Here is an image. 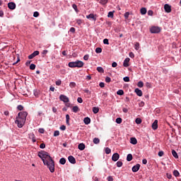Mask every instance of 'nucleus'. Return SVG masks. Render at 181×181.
<instances>
[{
  "label": "nucleus",
  "mask_w": 181,
  "mask_h": 181,
  "mask_svg": "<svg viewBox=\"0 0 181 181\" xmlns=\"http://www.w3.org/2000/svg\"><path fill=\"white\" fill-rule=\"evenodd\" d=\"M37 156L42 159L45 165H47V168L49 169L51 173H54L55 171V164L54 160L52 157L49 155L47 151H40Z\"/></svg>",
  "instance_id": "nucleus-1"
},
{
  "label": "nucleus",
  "mask_w": 181,
  "mask_h": 181,
  "mask_svg": "<svg viewBox=\"0 0 181 181\" xmlns=\"http://www.w3.org/2000/svg\"><path fill=\"white\" fill-rule=\"evenodd\" d=\"M28 115L27 112H21L18 113V116L16 117L15 123L18 124V127L21 128L24 126L26 118Z\"/></svg>",
  "instance_id": "nucleus-2"
},
{
  "label": "nucleus",
  "mask_w": 181,
  "mask_h": 181,
  "mask_svg": "<svg viewBox=\"0 0 181 181\" xmlns=\"http://www.w3.org/2000/svg\"><path fill=\"white\" fill-rule=\"evenodd\" d=\"M160 28H159L158 26H153L150 29V31L151 33H160Z\"/></svg>",
  "instance_id": "nucleus-3"
},
{
  "label": "nucleus",
  "mask_w": 181,
  "mask_h": 181,
  "mask_svg": "<svg viewBox=\"0 0 181 181\" xmlns=\"http://www.w3.org/2000/svg\"><path fill=\"white\" fill-rule=\"evenodd\" d=\"M59 99L61 100V101L64 102V103H68L70 101L69 98L64 95H61L59 96Z\"/></svg>",
  "instance_id": "nucleus-4"
},
{
  "label": "nucleus",
  "mask_w": 181,
  "mask_h": 181,
  "mask_svg": "<svg viewBox=\"0 0 181 181\" xmlns=\"http://www.w3.org/2000/svg\"><path fill=\"white\" fill-rule=\"evenodd\" d=\"M7 6H8V9L13 11L16 9V5L14 2H9L7 4Z\"/></svg>",
  "instance_id": "nucleus-5"
},
{
  "label": "nucleus",
  "mask_w": 181,
  "mask_h": 181,
  "mask_svg": "<svg viewBox=\"0 0 181 181\" xmlns=\"http://www.w3.org/2000/svg\"><path fill=\"white\" fill-rule=\"evenodd\" d=\"M40 54V52L39 51H35L33 53H32L31 54H30L28 56V59H33V58H35V57L38 56Z\"/></svg>",
  "instance_id": "nucleus-6"
},
{
  "label": "nucleus",
  "mask_w": 181,
  "mask_h": 181,
  "mask_svg": "<svg viewBox=\"0 0 181 181\" xmlns=\"http://www.w3.org/2000/svg\"><path fill=\"white\" fill-rule=\"evenodd\" d=\"M164 9H165V11L168 13H170L172 12V7L171 6H170L169 4H165L164 6Z\"/></svg>",
  "instance_id": "nucleus-7"
},
{
  "label": "nucleus",
  "mask_w": 181,
  "mask_h": 181,
  "mask_svg": "<svg viewBox=\"0 0 181 181\" xmlns=\"http://www.w3.org/2000/svg\"><path fill=\"white\" fill-rule=\"evenodd\" d=\"M76 67L81 68L84 66L83 61H75Z\"/></svg>",
  "instance_id": "nucleus-8"
},
{
  "label": "nucleus",
  "mask_w": 181,
  "mask_h": 181,
  "mask_svg": "<svg viewBox=\"0 0 181 181\" xmlns=\"http://www.w3.org/2000/svg\"><path fill=\"white\" fill-rule=\"evenodd\" d=\"M140 167H141V165L139 164V163H137L136 165H134V166L132 167V171H133L134 173L138 172V171L139 170V169H140Z\"/></svg>",
  "instance_id": "nucleus-9"
},
{
  "label": "nucleus",
  "mask_w": 181,
  "mask_h": 181,
  "mask_svg": "<svg viewBox=\"0 0 181 181\" xmlns=\"http://www.w3.org/2000/svg\"><path fill=\"white\" fill-rule=\"evenodd\" d=\"M151 127H153V129L156 130L158 127V120L155 119L154 122H153V125H151Z\"/></svg>",
  "instance_id": "nucleus-10"
},
{
  "label": "nucleus",
  "mask_w": 181,
  "mask_h": 181,
  "mask_svg": "<svg viewBox=\"0 0 181 181\" xmlns=\"http://www.w3.org/2000/svg\"><path fill=\"white\" fill-rule=\"evenodd\" d=\"M129 62H130L129 57L125 58V59L124 60V62H123V66L125 67L129 66Z\"/></svg>",
  "instance_id": "nucleus-11"
},
{
  "label": "nucleus",
  "mask_w": 181,
  "mask_h": 181,
  "mask_svg": "<svg viewBox=\"0 0 181 181\" xmlns=\"http://www.w3.org/2000/svg\"><path fill=\"white\" fill-rule=\"evenodd\" d=\"M68 160L70 163L73 165L76 164V159L73 157V156H69L68 157Z\"/></svg>",
  "instance_id": "nucleus-12"
},
{
  "label": "nucleus",
  "mask_w": 181,
  "mask_h": 181,
  "mask_svg": "<svg viewBox=\"0 0 181 181\" xmlns=\"http://www.w3.org/2000/svg\"><path fill=\"white\" fill-rule=\"evenodd\" d=\"M119 158V155L118 153H114L112 156V160L114 162H117L118 159Z\"/></svg>",
  "instance_id": "nucleus-13"
},
{
  "label": "nucleus",
  "mask_w": 181,
  "mask_h": 181,
  "mask_svg": "<svg viewBox=\"0 0 181 181\" xmlns=\"http://www.w3.org/2000/svg\"><path fill=\"white\" fill-rule=\"evenodd\" d=\"M135 93L137 94V95H139V97L142 96L143 95V92L141 89L139 88H136L135 89Z\"/></svg>",
  "instance_id": "nucleus-14"
},
{
  "label": "nucleus",
  "mask_w": 181,
  "mask_h": 181,
  "mask_svg": "<svg viewBox=\"0 0 181 181\" xmlns=\"http://www.w3.org/2000/svg\"><path fill=\"white\" fill-rule=\"evenodd\" d=\"M86 18L93 19V21H96V18L95 17L93 13H90L88 16H86Z\"/></svg>",
  "instance_id": "nucleus-15"
},
{
  "label": "nucleus",
  "mask_w": 181,
  "mask_h": 181,
  "mask_svg": "<svg viewBox=\"0 0 181 181\" xmlns=\"http://www.w3.org/2000/svg\"><path fill=\"white\" fill-rule=\"evenodd\" d=\"M130 143L132 144V145H136V144H137V140L136 139L135 137H131V139H130Z\"/></svg>",
  "instance_id": "nucleus-16"
},
{
  "label": "nucleus",
  "mask_w": 181,
  "mask_h": 181,
  "mask_svg": "<svg viewBox=\"0 0 181 181\" xmlns=\"http://www.w3.org/2000/svg\"><path fill=\"white\" fill-rule=\"evenodd\" d=\"M83 122H84V124H90V118L88 117H85V118L83 119Z\"/></svg>",
  "instance_id": "nucleus-17"
},
{
  "label": "nucleus",
  "mask_w": 181,
  "mask_h": 181,
  "mask_svg": "<svg viewBox=\"0 0 181 181\" xmlns=\"http://www.w3.org/2000/svg\"><path fill=\"white\" fill-rule=\"evenodd\" d=\"M85 148H86V145H85L84 144H83V143L79 144V145H78V149H79L80 151H83V150H85Z\"/></svg>",
  "instance_id": "nucleus-18"
},
{
  "label": "nucleus",
  "mask_w": 181,
  "mask_h": 181,
  "mask_svg": "<svg viewBox=\"0 0 181 181\" xmlns=\"http://www.w3.org/2000/svg\"><path fill=\"white\" fill-rule=\"evenodd\" d=\"M147 13V10H146V8L145 7H143L140 9V13L141 15H145L146 13Z\"/></svg>",
  "instance_id": "nucleus-19"
},
{
  "label": "nucleus",
  "mask_w": 181,
  "mask_h": 181,
  "mask_svg": "<svg viewBox=\"0 0 181 181\" xmlns=\"http://www.w3.org/2000/svg\"><path fill=\"white\" fill-rule=\"evenodd\" d=\"M69 121H70V115H66V124L69 126L70 125Z\"/></svg>",
  "instance_id": "nucleus-20"
},
{
  "label": "nucleus",
  "mask_w": 181,
  "mask_h": 181,
  "mask_svg": "<svg viewBox=\"0 0 181 181\" xmlns=\"http://www.w3.org/2000/svg\"><path fill=\"white\" fill-rule=\"evenodd\" d=\"M72 111L76 113L77 112L80 111V109L78 108V106L75 105L73 107Z\"/></svg>",
  "instance_id": "nucleus-21"
},
{
  "label": "nucleus",
  "mask_w": 181,
  "mask_h": 181,
  "mask_svg": "<svg viewBox=\"0 0 181 181\" xmlns=\"http://www.w3.org/2000/svg\"><path fill=\"white\" fill-rule=\"evenodd\" d=\"M100 140L99 139H98V137H95L93 139V144H95V145H98V144H100Z\"/></svg>",
  "instance_id": "nucleus-22"
},
{
  "label": "nucleus",
  "mask_w": 181,
  "mask_h": 181,
  "mask_svg": "<svg viewBox=\"0 0 181 181\" xmlns=\"http://www.w3.org/2000/svg\"><path fill=\"white\" fill-rule=\"evenodd\" d=\"M133 156L132 154H128L127 156V162H131L132 160Z\"/></svg>",
  "instance_id": "nucleus-23"
},
{
  "label": "nucleus",
  "mask_w": 181,
  "mask_h": 181,
  "mask_svg": "<svg viewBox=\"0 0 181 181\" xmlns=\"http://www.w3.org/2000/svg\"><path fill=\"white\" fill-rule=\"evenodd\" d=\"M66 160L64 158H62L60 160H59V163L61 165H65L66 164Z\"/></svg>",
  "instance_id": "nucleus-24"
},
{
  "label": "nucleus",
  "mask_w": 181,
  "mask_h": 181,
  "mask_svg": "<svg viewBox=\"0 0 181 181\" xmlns=\"http://www.w3.org/2000/svg\"><path fill=\"white\" fill-rule=\"evenodd\" d=\"M114 13L115 11H109V13H107V18H114Z\"/></svg>",
  "instance_id": "nucleus-25"
},
{
  "label": "nucleus",
  "mask_w": 181,
  "mask_h": 181,
  "mask_svg": "<svg viewBox=\"0 0 181 181\" xmlns=\"http://www.w3.org/2000/svg\"><path fill=\"white\" fill-rule=\"evenodd\" d=\"M68 66H69V67H71V68H75V67H76L75 62H69V64H68Z\"/></svg>",
  "instance_id": "nucleus-26"
},
{
  "label": "nucleus",
  "mask_w": 181,
  "mask_h": 181,
  "mask_svg": "<svg viewBox=\"0 0 181 181\" xmlns=\"http://www.w3.org/2000/svg\"><path fill=\"white\" fill-rule=\"evenodd\" d=\"M172 155L175 158H178V156L177 153H176V151H175V149L172 150Z\"/></svg>",
  "instance_id": "nucleus-27"
},
{
  "label": "nucleus",
  "mask_w": 181,
  "mask_h": 181,
  "mask_svg": "<svg viewBox=\"0 0 181 181\" xmlns=\"http://www.w3.org/2000/svg\"><path fill=\"white\" fill-rule=\"evenodd\" d=\"M99 111H100V110H99L98 107H94L93 108V113H95V114H97L98 112H99Z\"/></svg>",
  "instance_id": "nucleus-28"
},
{
  "label": "nucleus",
  "mask_w": 181,
  "mask_h": 181,
  "mask_svg": "<svg viewBox=\"0 0 181 181\" xmlns=\"http://www.w3.org/2000/svg\"><path fill=\"white\" fill-rule=\"evenodd\" d=\"M117 94L119 95H124V90L122 89H119L117 90Z\"/></svg>",
  "instance_id": "nucleus-29"
},
{
  "label": "nucleus",
  "mask_w": 181,
  "mask_h": 181,
  "mask_svg": "<svg viewBox=\"0 0 181 181\" xmlns=\"http://www.w3.org/2000/svg\"><path fill=\"white\" fill-rule=\"evenodd\" d=\"M173 175L175 177H178L180 176V173L175 170L173 171Z\"/></svg>",
  "instance_id": "nucleus-30"
},
{
  "label": "nucleus",
  "mask_w": 181,
  "mask_h": 181,
  "mask_svg": "<svg viewBox=\"0 0 181 181\" xmlns=\"http://www.w3.org/2000/svg\"><path fill=\"white\" fill-rule=\"evenodd\" d=\"M135 122L137 124H140L142 123V119L141 118L138 117L136 119Z\"/></svg>",
  "instance_id": "nucleus-31"
},
{
  "label": "nucleus",
  "mask_w": 181,
  "mask_h": 181,
  "mask_svg": "<svg viewBox=\"0 0 181 181\" xmlns=\"http://www.w3.org/2000/svg\"><path fill=\"white\" fill-rule=\"evenodd\" d=\"M97 71L99 73H104V70H103V67H101V66L97 67Z\"/></svg>",
  "instance_id": "nucleus-32"
},
{
  "label": "nucleus",
  "mask_w": 181,
  "mask_h": 181,
  "mask_svg": "<svg viewBox=\"0 0 181 181\" xmlns=\"http://www.w3.org/2000/svg\"><path fill=\"white\" fill-rule=\"evenodd\" d=\"M76 84L75 82H71V83H69V87H70L71 88H74L76 87Z\"/></svg>",
  "instance_id": "nucleus-33"
},
{
  "label": "nucleus",
  "mask_w": 181,
  "mask_h": 181,
  "mask_svg": "<svg viewBox=\"0 0 181 181\" xmlns=\"http://www.w3.org/2000/svg\"><path fill=\"white\" fill-rule=\"evenodd\" d=\"M144 86V82H142V81H139V83H137V86H138L139 88H143Z\"/></svg>",
  "instance_id": "nucleus-34"
},
{
  "label": "nucleus",
  "mask_w": 181,
  "mask_h": 181,
  "mask_svg": "<svg viewBox=\"0 0 181 181\" xmlns=\"http://www.w3.org/2000/svg\"><path fill=\"white\" fill-rule=\"evenodd\" d=\"M123 81H125V82H129L130 81V78L129 76H124L123 78Z\"/></svg>",
  "instance_id": "nucleus-35"
},
{
  "label": "nucleus",
  "mask_w": 181,
  "mask_h": 181,
  "mask_svg": "<svg viewBox=\"0 0 181 181\" xmlns=\"http://www.w3.org/2000/svg\"><path fill=\"white\" fill-rule=\"evenodd\" d=\"M105 153L106 154L111 153V149L109 147L105 148Z\"/></svg>",
  "instance_id": "nucleus-36"
},
{
  "label": "nucleus",
  "mask_w": 181,
  "mask_h": 181,
  "mask_svg": "<svg viewBox=\"0 0 181 181\" xmlns=\"http://www.w3.org/2000/svg\"><path fill=\"white\" fill-rule=\"evenodd\" d=\"M122 122V119L121 117H117V118L116 119V123H117V124H121Z\"/></svg>",
  "instance_id": "nucleus-37"
},
{
  "label": "nucleus",
  "mask_w": 181,
  "mask_h": 181,
  "mask_svg": "<svg viewBox=\"0 0 181 181\" xmlns=\"http://www.w3.org/2000/svg\"><path fill=\"white\" fill-rule=\"evenodd\" d=\"M30 136L32 138V140H33V142L36 141V139H35V136L34 134H30Z\"/></svg>",
  "instance_id": "nucleus-38"
},
{
  "label": "nucleus",
  "mask_w": 181,
  "mask_h": 181,
  "mask_svg": "<svg viewBox=\"0 0 181 181\" xmlns=\"http://www.w3.org/2000/svg\"><path fill=\"white\" fill-rule=\"evenodd\" d=\"M95 51L96 53H101V52H103V49L100 48V47H98V48L95 49Z\"/></svg>",
  "instance_id": "nucleus-39"
},
{
  "label": "nucleus",
  "mask_w": 181,
  "mask_h": 181,
  "mask_svg": "<svg viewBox=\"0 0 181 181\" xmlns=\"http://www.w3.org/2000/svg\"><path fill=\"white\" fill-rule=\"evenodd\" d=\"M108 0H100V4H103V5H105L106 4H107Z\"/></svg>",
  "instance_id": "nucleus-40"
},
{
  "label": "nucleus",
  "mask_w": 181,
  "mask_h": 181,
  "mask_svg": "<svg viewBox=\"0 0 181 181\" xmlns=\"http://www.w3.org/2000/svg\"><path fill=\"white\" fill-rule=\"evenodd\" d=\"M123 165V163L122 161H117V166L118 168H121Z\"/></svg>",
  "instance_id": "nucleus-41"
},
{
  "label": "nucleus",
  "mask_w": 181,
  "mask_h": 181,
  "mask_svg": "<svg viewBox=\"0 0 181 181\" xmlns=\"http://www.w3.org/2000/svg\"><path fill=\"white\" fill-rule=\"evenodd\" d=\"M129 15H130L129 12H126L124 13V16L126 19H128L129 17Z\"/></svg>",
  "instance_id": "nucleus-42"
},
{
  "label": "nucleus",
  "mask_w": 181,
  "mask_h": 181,
  "mask_svg": "<svg viewBox=\"0 0 181 181\" xmlns=\"http://www.w3.org/2000/svg\"><path fill=\"white\" fill-rule=\"evenodd\" d=\"M139 47H140V44H139V42H136V44H135V49H136V50H139Z\"/></svg>",
  "instance_id": "nucleus-43"
},
{
  "label": "nucleus",
  "mask_w": 181,
  "mask_h": 181,
  "mask_svg": "<svg viewBox=\"0 0 181 181\" xmlns=\"http://www.w3.org/2000/svg\"><path fill=\"white\" fill-rule=\"evenodd\" d=\"M47 52H48V50H43L42 52V57H45L46 56V54H47Z\"/></svg>",
  "instance_id": "nucleus-44"
},
{
  "label": "nucleus",
  "mask_w": 181,
  "mask_h": 181,
  "mask_svg": "<svg viewBox=\"0 0 181 181\" xmlns=\"http://www.w3.org/2000/svg\"><path fill=\"white\" fill-rule=\"evenodd\" d=\"M103 43H104L105 45H110L109 40L107 39V38L104 39Z\"/></svg>",
  "instance_id": "nucleus-45"
},
{
  "label": "nucleus",
  "mask_w": 181,
  "mask_h": 181,
  "mask_svg": "<svg viewBox=\"0 0 181 181\" xmlns=\"http://www.w3.org/2000/svg\"><path fill=\"white\" fill-rule=\"evenodd\" d=\"M40 16V13L38 11H35L33 13V16L37 18Z\"/></svg>",
  "instance_id": "nucleus-46"
},
{
  "label": "nucleus",
  "mask_w": 181,
  "mask_h": 181,
  "mask_svg": "<svg viewBox=\"0 0 181 181\" xmlns=\"http://www.w3.org/2000/svg\"><path fill=\"white\" fill-rule=\"evenodd\" d=\"M36 68V66L33 64H32L30 66V70H35V69Z\"/></svg>",
  "instance_id": "nucleus-47"
},
{
  "label": "nucleus",
  "mask_w": 181,
  "mask_h": 181,
  "mask_svg": "<svg viewBox=\"0 0 181 181\" xmlns=\"http://www.w3.org/2000/svg\"><path fill=\"white\" fill-rule=\"evenodd\" d=\"M55 84H56V86H61V84H62V81H61V80H59V81H56V82H55Z\"/></svg>",
  "instance_id": "nucleus-48"
},
{
  "label": "nucleus",
  "mask_w": 181,
  "mask_h": 181,
  "mask_svg": "<svg viewBox=\"0 0 181 181\" xmlns=\"http://www.w3.org/2000/svg\"><path fill=\"white\" fill-rule=\"evenodd\" d=\"M59 132L58 130L54 131V136H59Z\"/></svg>",
  "instance_id": "nucleus-49"
},
{
  "label": "nucleus",
  "mask_w": 181,
  "mask_h": 181,
  "mask_svg": "<svg viewBox=\"0 0 181 181\" xmlns=\"http://www.w3.org/2000/svg\"><path fill=\"white\" fill-rule=\"evenodd\" d=\"M76 23H78V25H81V24L83 23V21L81 19H78L76 21Z\"/></svg>",
  "instance_id": "nucleus-50"
},
{
  "label": "nucleus",
  "mask_w": 181,
  "mask_h": 181,
  "mask_svg": "<svg viewBox=\"0 0 181 181\" xmlns=\"http://www.w3.org/2000/svg\"><path fill=\"white\" fill-rule=\"evenodd\" d=\"M129 56L132 59H134L135 57V55H134V54L133 52H129Z\"/></svg>",
  "instance_id": "nucleus-51"
},
{
  "label": "nucleus",
  "mask_w": 181,
  "mask_h": 181,
  "mask_svg": "<svg viewBox=\"0 0 181 181\" xmlns=\"http://www.w3.org/2000/svg\"><path fill=\"white\" fill-rule=\"evenodd\" d=\"M69 31H70L71 33H74L75 31H76V29H75V28L71 27V28L69 29Z\"/></svg>",
  "instance_id": "nucleus-52"
},
{
  "label": "nucleus",
  "mask_w": 181,
  "mask_h": 181,
  "mask_svg": "<svg viewBox=\"0 0 181 181\" xmlns=\"http://www.w3.org/2000/svg\"><path fill=\"white\" fill-rule=\"evenodd\" d=\"M83 92L85 93H88V94H91V93L90 92V90H88V88H86L83 90Z\"/></svg>",
  "instance_id": "nucleus-53"
},
{
  "label": "nucleus",
  "mask_w": 181,
  "mask_h": 181,
  "mask_svg": "<svg viewBox=\"0 0 181 181\" xmlns=\"http://www.w3.org/2000/svg\"><path fill=\"white\" fill-rule=\"evenodd\" d=\"M105 81H106L107 83L111 82V78H110V76H107V77H106Z\"/></svg>",
  "instance_id": "nucleus-54"
},
{
  "label": "nucleus",
  "mask_w": 181,
  "mask_h": 181,
  "mask_svg": "<svg viewBox=\"0 0 181 181\" xmlns=\"http://www.w3.org/2000/svg\"><path fill=\"white\" fill-rule=\"evenodd\" d=\"M158 155V156L162 157L164 155V153L163 151H160Z\"/></svg>",
  "instance_id": "nucleus-55"
},
{
  "label": "nucleus",
  "mask_w": 181,
  "mask_h": 181,
  "mask_svg": "<svg viewBox=\"0 0 181 181\" xmlns=\"http://www.w3.org/2000/svg\"><path fill=\"white\" fill-rule=\"evenodd\" d=\"M72 7L74 8V9L75 10L76 12H78V8H77V6L76 4H73Z\"/></svg>",
  "instance_id": "nucleus-56"
},
{
  "label": "nucleus",
  "mask_w": 181,
  "mask_h": 181,
  "mask_svg": "<svg viewBox=\"0 0 181 181\" xmlns=\"http://www.w3.org/2000/svg\"><path fill=\"white\" fill-rule=\"evenodd\" d=\"M88 59H89V55H88V54L84 55L83 59H84L85 61H88Z\"/></svg>",
  "instance_id": "nucleus-57"
},
{
  "label": "nucleus",
  "mask_w": 181,
  "mask_h": 181,
  "mask_svg": "<svg viewBox=\"0 0 181 181\" xmlns=\"http://www.w3.org/2000/svg\"><path fill=\"white\" fill-rule=\"evenodd\" d=\"M153 14V11L152 10H149L148 11V15L150 16H152Z\"/></svg>",
  "instance_id": "nucleus-58"
},
{
  "label": "nucleus",
  "mask_w": 181,
  "mask_h": 181,
  "mask_svg": "<svg viewBox=\"0 0 181 181\" xmlns=\"http://www.w3.org/2000/svg\"><path fill=\"white\" fill-rule=\"evenodd\" d=\"M18 110H23V106L22 105H18Z\"/></svg>",
  "instance_id": "nucleus-59"
},
{
  "label": "nucleus",
  "mask_w": 181,
  "mask_h": 181,
  "mask_svg": "<svg viewBox=\"0 0 181 181\" xmlns=\"http://www.w3.org/2000/svg\"><path fill=\"white\" fill-rule=\"evenodd\" d=\"M45 144H41L40 145V148H41V149H45Z\"/></svg>",
  "instance_id": "nucleus-60"
},
{
  "label": "nucleus",
  "mask_w": 181,
  "mask_h": 181,
  "mask_svg": "<svg viewBox=\"0 0 181 181\" xmlns=\"http://www.w3.org/2000/svg\"><path fill=\"white\" fill-rule=\"evenodd\" d=\"M99 86H100L101 88H103L105 87V83H104L103 82H100V83H99Z\"/></svg>",
  "instance_id": "nucleus-61"
},
{
  "label": "nucleus",
  "mask_w": 181,
  "mask_h": 181,
  "mask_svg": "<svg viewBox=\"0 0 181 181\" xmlns=\"http://www.w3.org/2000/svg\"><path fill=\"white\" fill-rule=\"evenodd\" d=\"M77 101H78V103H83V99H82V98H78L77 99Z\"/></svg>",
  "instance_id": "nucleus-62"
},
{
  "label": "nucleus",
  "mask_w": 181,
  "mask_h": 181,
  "mask_svg": "<svg viewBox=\"0 0 181 181\" xmlns=\"http://www.w3.org/2000/svg\"><path fill=\"white\" fill-rule=\"evenodd\" d=\"M113 180H114V179L112 176L107 177V181H113Z\"/></svg>",
  "instance_id": "nucleus-63"
},
{
  "label": "nucleus",
  "mask_w": 181,
  "mask_h": 181,
  "mask_svg": "<svg viewBox=\"0 0 181 181\" xmlns=\"http://www.w3.org/2000/svg\"><path fill=\"white\" fill-rule=\"evenodd\" d=\"M60 129H62V131H65V129H66V126H64V125L61 126V127H60Z\"/></svg>",
  "instance_id": "nucleus-64"
}]
</instances>
